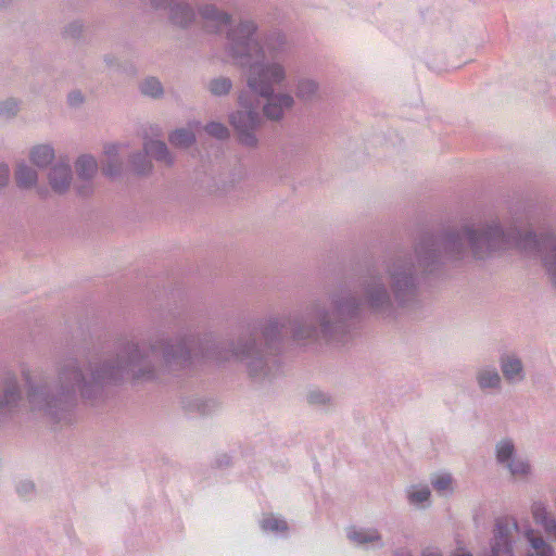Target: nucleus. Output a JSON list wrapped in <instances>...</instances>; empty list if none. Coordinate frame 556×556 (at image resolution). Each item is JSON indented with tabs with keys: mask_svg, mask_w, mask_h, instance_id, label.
I'll return each mask as SVG.
<instances>
[{
	"mask_svg": "<svg viewBox=\"0 0 556 556\" xmlns=\"http://www.w3.org/2000/svg\"><path fill=\"white\" fill-rule=\"evenodd\" d=\"M261 527L264 531H270V532H279V531H287L288 525L287 521L283 519H279L276 517H267L262 520Z\"/></svg>",
	"mask_w": 556,
	"mask_h": 556,
	"instance_id": "26",
	"label": "nucleus"
},
{
	"mask_svg": "<svg viewBox=\"0 0 556 556\" xmlns=\"http://www.w3.org/2000/svg\"><path fill=\"white\" fill-rule=\"evenodd\" d=\"M422 556H442L440 551L435 547H427L422 552Z\"/></svg>",
	"mask_w": 556,
	"mask_h": 556,
	"instance_id": "37",
	"label": "nucleus"
},
{
	"mask_svg": "<svg viewBox=\"0 0 556 556\" xmlns=\"http://www.w3.org/2000/svg\"><path fill=\"white\" fill-rule=\"evenodd\" d=\"M15 180L20 188L29 189L37 184L38 174L29 165L20 163L15 170Z\"/></svg>",
	"mask_w": 556,
	"mask_h": 556,
	"instance_id": "15",
	"label": "nucleus"
},
{
	"mask_svg": "<svg viewBox=\"0 0 556 556\" xmlns=\"http://www.w3.org/2000/svg\"><path fill=\"white\" fill-rule=\"evenodd\" d=\"M500 366L504 378L510 383L521 382L526 377L522 361L516 354H502Z\"/></svg>",
	"mask_w": 556,
	"mask_h": 556,
	"instance_id": "8",
	"label": "nucleus"
},
{
	"mask_svg": "<svg viewBox=\"0 0 556 556\" xmlns=\"http://www.w3.org/2000/svg\"><path fill=\"white\" fill-rule=\"evenodd\" d=\"M121 146L110 143L104 147L105 161L102 165V172L108 177H116L122 173V161L119 159Z\"/></svg>",
	"mask_w": 556,
	"mask_h": 556,
	"instance_id": "11",
	"label": "nucleus"
},
{
	"mask_svg": "<svg viewBox=\"0 0 556 556\" xmlns=\"http://www.w3.org/2000/svg\"><path fill=\"white\" fill-rule=\"evenodd\" d=\"M10 177V168L7 164H0V188L7 186Z\"/></svg>",
	"mask_w": 556,
	"mask_h": 556,
	"instance_id": "35",
	"label": "nucleus"
},
{
	"mask_svg": "<svg viewBox=\"0 0 556 556\" xmlns=\"http://www.w3.org/2000/svg\"><path fill=\"white\" fill-rule=\"evenodd\" d=\"M407 498L412 505L420 506L429 501L430 490L427 485L420 488L412 486L407 491Z\"/></svg>",
	"mask_w": 556,
	"mask_h": 556,
	"instance_id": "22",
	"label": "nucleus"
},
{
	"mask_svg": "<svg viewBox=\"0 0 556 556\" xmlns=\"http://www.w3.org/2000/svg\"><path fill=\"white\" fill-rule=\"evenodd\" d=\"M169 142L177 148H188L195 141V136L191 129L179 128L169 135Z\"/></svg>",
	"mask_w": 556,
	"mask_h": 556,
	"instance_id": "20",
	"label": "nucleus"
},
{
	"mask_svg": "<svg viewBox=\"0 0 556 556\" xmlns=\"http://www.w3.org/2000/svg\"><path fill=\"white\" fill-rule=\"evenodd\" d=\"M189 126L190 127H194V128H199L200 127V122L190 123Z\"/></svg>",
	"mask_w": 556,
	"mask_h": 556,
	"instance_id": "42",
	"label": "nucleus"
},
{
	"mask_svg": "<svg viewBox=\"0 0 556 556\" xmlns=\"http://www.w3.org/2000/svg\"><path fill=\"white\" fill-rule=\"evenodd\" d=\"M16 491L22 497H29L35 492V484L29 480L20 481L16 485Z\"/></svg>",
	"mask_w": 556,
	"mask_h": 556,
	"instance_id": "31",
	"label": "nucleus"
},
{
	"mask_svg": "<svg viewBox=\"0 0 556 556\" xmlns=\"http://www.w3.org/2000/svg\"><path fill=\"white\" fill-rule=\"evenodd\" d=\"M105 62H106L109 67H113L114 66V59L113 58L106 56L105 58Z\"/></svg>",
	"mask_w": 556,
	"mask_h": 556,
	"instance_id": "40",
	"label": "nucleus"
},
{
	"mask_svg": "<svg viewBox=\"0 0 556 556\" xmlns=\"http://www.w3.org/2000/svg\"><path fill=\"white\" fill-rule=\"evenodd\" d=\"M496 460L501 465H507L515 457V445L510 439H503L495 446Z\"/></svg>",
	"mask_w": 556,
	"mask_h": 556,
	"instance_id": "19",
	"label": "nucleus"
},
{
	"mask_svg": "<svg viewBox=\"0 0 556 556\" xmlns=\"http://www.w3.org/2000/svg\"><path fill=\"white\" fill-rule=\"evenodd\" d=\"M513 476L526 477L531 471V466L526 459L514 457L510 462L505 465Z\"/></svg>",
	"mask_w": 556,
	"mask_h": 556,
	"instance_id": "25",
	"label": "nucleus"
},
{
	"mask_svg": "<svg viewBox=\"0 0 556 556\" xmlns=\"http://www.w3.org/2000/svg\"><path fill=\"white\" fill-rule=\"evenodd\" d=\"M81 29H83V25L79 22H74L66 27L65 34H66V36L74 38V37H77L80 35Z\"/></svg>",
	"mask_w": 556,
	"mask_h": 556,
	"instance_id": "34",
	"label": "nucleus"
},
{
	"mask_svg": "<svg viewBox=\"0 0 556 556\" xmlns=\"http://www.w3.org/2000/svg\"><path fill=\"white\" fill-rule=\"evenodd\" d=\"M318 91V84L308 78L300 79L296 84V97L302 101H312Z\"/></svg>",
	"mask_w": 556,
	"mask_h": 556,
	"instance_id": "17",
	"label": "nucleus"
},
{
	"mask_svg": "<svg viewBox=\"0 0 556 556\" xmlns=\"http://www.w3.org/2000/svg\"><path fill=\"white\" fill-rule=\"evenodd\" d=\"M256 30L253 21H241L237 26L228 28L226 45L233 62L247 70L249 91L239 94V104L247 110L232 113L230 124L238 134L239 142L249 148L257 144L254 130L261 122L258 112L252 108L249 92L265 99L263 113L270 121L282 119L285 112L294 104L291 94L275 93V86H280L287 78V47L283 37L273 35L261 43Z\"/></svg>",
	"mask_w": 556,
	"mask_h": 556,
	"instance_id": "2",
	"label": "nucleus"
},
{
	"mask_svg": "<svg viewBox=\"0 0 556 556\" xmlns=\"http://www.w3.org/2000/svg\"><path fill=\"white\" fill-rule=\"evenodd\" d=\"M0 417L15 412L22 402V392L15 374L5 370L1 376Z\"/></svg>",
	"mask_w": 556,
	"mask_h": 556,
	"instance_id": "5",
	"label": "nucleus"
},
{
	"mask_svg": "<svg viewBox=\"0 0 556 556\" xmlns=\"http://www.w3.org/2000/svg\"><path fill=\"white\" fill-rule=\"evenodd\" d=\"M516 248L526 255L540 256L547 275L556 286V235L545 230L538 237L513 225L506 230L496 219L478 225L466 223L439 235L425 233V275L438 271L445 261H459L470 251L483 260L496 251Z\"/></svg>",
	"mask_w": 556,
	"mask_h": 556,
	"instance_id": "3",
	"label": "nucleus"
},
{
	"mask_svg": "<svg viewBox=\"0 0 556 556\" xmlns=\"http://www.w3.org/2000/svg\"><path fill=\"white\" fill-rule=\"evenodd\" d=\"M217 462H218L219 467L227 466L230 463V458L227 455H224L223 459L217 460Z\"/></svg>",
	"mask_w": 556,
	"mask_h": 556,
	"instance_id": "38",
	"label": "nucleus"
},
{
	"mask_svg": "<svg viewBox=\"0 0 556 556\" xmlns=\"http://www.w3.org/2000/svg\"><path fill=\"white\" fill-rule=\"evenodd\" d=\"M348 538L357 545L372 544L379 548L383 546L382 538L375 528H351Z\"/></svg>",
	"mask_w": 556,
	"mask_h": 556,
	"instance_id": "10",
	"label": "nucleus"
},
{
	"mask_svg": "<svg viewBox=\"0 0 556 556\" xmlns=\"http://www.w3.org/2000/svg\"><path fill=\"white\" fill-rule=\"evenodd\" d=\"M430 481L432 488L441 495H447L453 492V478L448 472L434 473Z\"/></svg>",
	"mask_w": 556,
	"mask_h": 556,
	"instance_id": "18",
	"label": "nucleus"
},
{
	"mask_svg": "<svg viewBox=\"0 0 556 556\" xmlns=\"http://www.w3.org/2000/svg\"><path fill=\"white\" fill-rule=\"evenodd\" d=\"M199 15L211 33H220L224 28L230 25L231 16L219 10L214 4H204L199 9Z\"/></svg>",
	"mask_w": 556,
	"mask_h": 556,
	"instance_id": "6",
	"label": "nucleus"
},
{
	"mask_svg": "<svg viewBox=\"0 0 556 556\" xmlns=\"http://www.w3.org/2000/svg\"><path fill=\"white\" fill-rule=\"evenodd\" d=\"M93 191L92 180L84 181L79 180L76 185V192L80 197H89Z\"/></svg>",
	"mask_w": 556,
	"mask_h": 556,
	"instance_id": "32",
	"label": "nucleus"
},
{
	"mask_svg": "<svg viewBox=\"0 0 556 556\" xmlns=\"http://www.w3.org/2000/svg\"><path fill=\"white\" fill-rule=\"evenodd\" d=\"M140 90L144 96L152 98H157L163 94V86L155 77L146 78L140 85Z\"/></svg>",
	"mask_w": 556,
	"mask_h": 556,
	"instance_id": "23",
	"label": "nucleus"
},
{
	"mask_svg": "<svg viewBox=\"0 0 556 556\" xmlns=\"http://www.w3.org/2000/svg\"><path fill=\"white\" fill-rule=\"evenodd\" d=\"M520 528L514 517L502 516L495 519L490 552L483 556H515Z\"/></svg>",
	"mask_w": 556,
	"mask_h": 556,
	"instance_id": "4",
	"label": "nucleus"
},
{
	"mask_svg": "<svg viewBox=\"0 0 556 556\" xmlns=\"http://www.w3.org/2000/svg\"><path fill=\"white\" fill-rule=\"evenodd\" d=\"M18 111V102L15 99H8L0 103V115L10 118Z\"/></svg>",
	"mask_w": 556,
	"mask_h": 556,
	"instance_id": "29",
	"label": "nucleus"
},
{
	"mask_svg": "<svg viewBox=\"0 0 556 556\" xmlns=\"http://www.w3.org/2000/svg\"><path fill=\"white\" fill-rule=\"evenodd\" d=\"M200 359L216 363L237 359L251 377V325L240 336L237 344L216 343L211 336L202 340L193 336L174 340L150 338L148 343L135 340L121 341L114 358L102 364L90 363L87 377L74 357L64 358L58 370V379L49 386L34 380L28 369L22 368L27 388V402L33 412H39L54 422H71L77 403V393L87 401H96L106 384H115L126 377L134 381H152L161 367L175 372L191 367Z\"/></svg>",
	"mask_w": 556,
	"mask_h": 556,
	"instance_id": "1",
	"label": "nucleus"
},
{
	"mask_svg": "<svg viewBox=\"0 0 556 556\" xmlns=\"http://www.w3.org/2000/svg\"><path fill=\"white\" fill-rule=\"evenodd\" d=\"M307 401L313 405H328L331 403V396L321 391V390H313L307 395Z\"/></svg>",
	"mask_w": 556,
	"mask_h": 556,
	"instance_id": "28",
	"label": "nucleus"
},
{
	"mask_svg": "<svg viewBox=\"0 0 556 556\" xmlns=\"http://www.w3.org/2000/svg\"><path fill=\"white\" fill-rule=\"evenodd\" d=\"M143 150L147 154L156 161L165 163L166 165H172L174 163V157L164 141L147 140L143 144Z\"/></svg>",
	"mask_w": 556,
	"mask_h": 556,
	"instance_id": "14",
	"label": "nucleus"
},
{
	"mask_svg": "<svg viewBox=\"0 0 556 556\" xmlns=\"http://www.w3.org/2000/svg\"><path fill=\"white\" fill-rule=\"evenodd\" d=\"M205 131L210 136L220 139V140L226 139L229 136L228 128L224 124L217 123V122L208 123L205 126Z\"/></svg>",
	"mask_w": 556,
	"mask_h": 556,
	"instance_id": "27",
	"label": "nucleus"
},
{
	"mask_svg": "<svg viewBox=\"0 0 556 556\" xmlns=\"http://www.w3.org/2000/svg\"><path fill=\"white\" fill-rule=\"evenodd\" d=\"M523 535L528 542L527 556H555L554 548L533 529H527Z\"/></svg>",
	"mask_w": 556,
	"mask_h": 556,
	"instance_id": "9",
	"label": "nucleus"
},
{
	"mask_svg": "<svg viewBox=\"0 0 556 556\" xmlns=\"http://www.w3.org/2000/svg\"><path fill=\"white\" fill-rule=\"evenodd\" d=\"M148 155L149 154H147L144 150L143 152H137L131 155L130 164L132 166L134 172L137 173L138 175H147L151 172L152 164L148 160Z\"/></svg>",
	"mask_w": 556,
	"mask_h": 556,
	"instance_id": "21",
	"label": "nucleus"
},
{
	"mask_svg": "<svg viewBox=\"0 0 556 556\" xmlns=\"http://www.w3.org/2000/svg\"><path fill=\"white\" fill-rule=\"evenodd\" d=\"M49 185L52 190L59 194L65 193L72 182L73 174L68 162L60 161L55 163L48 175Z\"/></svg>",
	"mask_w": 556,
	"mask_h": 556,
	"instance_id": "7",
	"label": "nucleus"
},
{
	"mask_svg": "<svg viewBox=\"0 0 556 556\" xmlns=\"http://www.w3.org/2000/svg\"><path fill=\"white\" fill-rule=\"evenodd\" d=\"M78 180H92L98 172L97 160L89 154L80 155L75 162Z\"/></svg>",
	"mask_w": 556,
	"mask_h": 556,
	"instance_id": "13",
	"label": "nucleus"
},
{
	"mask_svg": "<svg viewBox=\"0 0 556 556\" xmlns=\"http://www.w3.org/2000/svg\"><path fill=\"white\" fill-rule=\"evenodd\" d=\"M453 556H472L469 552L455 553Z\"/></svg>",
	"mask_w": 556,
	"mask_h": 556,
	"instance_id": "41",
	"label": "nucleus"
},
{
	"mask_svg": "<svg viewBox=\"0 0 556 556\" xmlns=\"http://www.w3.org/2000/svg\"><path fill=\"white\" fill-rule=\"evenodd\" d=\"M394 556H412V554L407 549H397Z\"/></svg>",
	"mask_w": 556,
	"mask_h": 556,
	"instance_id": "39",
	"label": "nucleus"
},
{
	"mask_svg": "<svg viewBox=\"0 0 556 556\" xmlns=\"http://www.w3.org/2000/svg\"><path fill=\"white\" fill-rule=\"evenodd\" d=\"M533 518L536 523L542 525L551 516L546 509V506L542 502H534L531 507Z\"/></svg>",
	"mask_w": 556,
	"mask_h": 556,
	"instance_id": "30",
	"label": "nucleus"
},
{
	"mask_svg": "<svg viewBox=\"0 0 556 556\" xmlns=\"http://www.w3.org/2000/svg\"><path fill=\"white\" fill-rule=\"evenodd\" d=\"M476 380L482 391L500 390L502 387V378L497 369L493 366H483L476 372Z\"/></svg>",
	"mask_w": 556,
	"mask_h": 556,
	"instance_id": "12",
	"label": "nucleus"
},
{
	"mask_svg": "<svg viewBox=\"0 0 556 556\" xmlns=\"http://www.w3.org/2000/svg\"><path fill=\"white\" fill-rule=\"evenodd\" d=\"M545 532L556 542V518L551 516L541 525Z\"/></svg>",
	"mask_w": 556,
	"mask_h": 556,
	"instance_id": "33",
	"label": "nucleus"
},
{
	"mask_svg": "<svg viewBox=\"0 0 556 556\" xmlns=\"http://www.w3.org/2000/svg\"><path fill=\"white\" fill-rule=\"evenodd\" d=\"M54 159V149L50 144H39L30 151L31 162L39 168H46Z\"/></svg>",
	"mask_w": 556,
	"mask_h": 556,
	"instance_id": "16",
	"label": "nucleus"
},
{
	"mask_svg": "<svg viewBox=\"0 0 556 556\" xmlns=\"http://www.w3.org/2000/svg\"><path fill=\"white\" fill-rule=\"evenodd\" d=\"M67 100L72 106H76L83 103L84 98L79 91H73L68 94Z\"/></svg>",
	"mask_w": 556,
	"mask_h": 556,
	"instance_id": "36",
	"label": "nucleus"
},
{
	"mask_svg": "<svg viewBox=\"0 0 556 556\" xmlns=\"http://www.w3.org/2000/svg\"><path fill=\"white\" fill-rule=\"evenodd\" d=\"M232 87V83L227 77L214 78L208 84V90L214 96H225Z\"/></svg>",
	"mask_w": 556,
	"mask_h": 556,
	"instance_id": "24",
	"label": "nucleus"
}]
</instances>
